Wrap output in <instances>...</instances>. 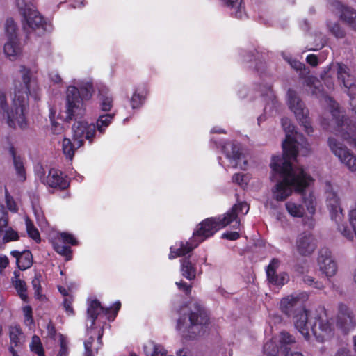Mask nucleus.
Here are the masks:
<instances>
[{"instance_id":"f257e3e1","label":"nucleus","mask_w":356,"mask_h":356,"mask_svg":"<svg viewBox=\"0 0 356 356\" xmlns=\"http://www.w3.org/2000/svg\"><path fill=\"white\" fill-rule=\"evenodd\" d=\"M282 125L286 131V139L282 143L283 154L282 156H273L270 168L273 172L272 178L279 177L275 186L272 188L273 198L277 201H284L290 195L293 191L302 193L312 181L302 168L292 166L291 161L296 159L298 152L303 156L311 152V147L307 140L298 133L294 136V126L288 118L282 120Z\"/></svg>"},{"instance_id":"f03ea898","label":"nucleus","mask_w":356,"mask_h":356,"mask_svg":"<svg viewBox=\"0 0 356 356\" xmlns=\"http://www.w3.org/2000/svg\"><path fill=\"white\" fill-rule=\"evenodd\" d=\"M22 81L15 82L14 95L11 108H8L5 92L0 89V108L6 113L8 125L15 129H24L27 127L26 116L29 111V95L35 100L40 99V88L32 78L30 70L22 65L19 70Z\"/></svg>"},{"instance_id":"7ed1b4c3","label":"nucleus","mask_w":356,"mask_h":356,"mask_svg":"<svg viewBox=\"0 0 356 356\" xmlns=\"http://www.w3.org/2000/svg\"><path fill=\"white\" fill-rule=\"evenodd\" d=\"M243 210H245L243 214H246L249 211V206L246 202L234 204L223 216L204 220L199 224L197 229L193 232V235L189 241L186 243L181 242L179 247L177 249L172 247L170 248L169 259H172L178 257L184 256L196 248L200 243L213 236L218 230L226 227L234 221H235L234 227L236 229L239 228L241 223L238 220V215L240 212H243Z\"/></svg>"},{"instance_id":"20e7f679","label":"nucleus","mask_w":356,"mask_h":356,"mask_svg":"<svg viewBox=\"0 0 356 356\" xmlns=\"http://www.w3.org/2000/svg\"><path fill=\"white\" fill-rule=\"evenodd\" d=\"M181 314L183 316L177 321V329L184 336L193 338L204 333L209 318L199 304L195 302L191 304L189 308H181Z\"/></svg>"},{"instance_id":"39448f33","label":"nucleus","mask_w":356,"mask_h":356,"mask_svg":"<svg viewBox=\"0 0 356 356\" xmlns=\"http://www.w3.org/2000/svg\"><path fill=\"white\" fill-rule=\"evenodd\" d=\"M80 90L73 86L67 90V110L66 120H71L73 118H81L85 114L83 99H89L94 92L92 83L90 81H82Z\"/></svg>"},{"instance_id":"423d86ee","label":"nucleus","mask_w":356,"mask_h":356,"mask_svg":"<svg viewBox=\"0 0 356 356\" xmlns=\"http://www.w3.org/2000/svg\"><path fill=\"white\" fill-rule=\"evenodd\" d=\"M16 5L23 16V28L28 33L41 35L47 31L46 24L40 13L31 3V0H16Z\"/></svg>"},{"instance_id":"0eeeda50","label":"nucleus","mask_w":356,"mask_h":356,"mask_svg":"<svg viewBox=\"0 0 356 356\" xmlns=\"http://www.w3.org/2000/svg\"><path fill=\"white\" fill-rule=\"evenodd\" d=\"M309 323L310 330L319 342H323L332 336L334 327L330 322L325 309H321L310 320Z\"/></svg>"},{"instance_id":"6e6552de","label":"nucleus","mask_w":356,"mask_h":356,"mask_svg":"<svg viewBox=\"0 0 356 356\" xmlns=\"http://www.w3.org/2000/svg\"><path fill=\"white\" fill-rule=\"evenodd\" d=\"M332 103V106H334V110H332V124L329 125L325 122H322L323 128L329 129L327 126L330 127V131L333 132L336 136L342 138L345 141H346L349 145L354 146L356 148V134L353 136L350 135V133L343 132L345 129L351 128L350 127V124H348V120L346 118H340L339 117V111L336 107L337 105L330 100Z\"/></svg>"},{"instance_id":"1a4fd4ad","label":"nucleus","mask_w":356,"mask_h":356,"mask_svg":"<svg viewBox=\"0 0 356 356\" xmlns=\"http://www.w3.org/2000/svg\"><path fill=\"white\" fill-rule=\"evenodd\" d=\"M287 102L289 108L293 112L296 119L303 126L307 134L312 133L313 129L308 117V110L305 107L303 102L297 95L296 91L291 89L288 90Z\"/></svg>"},{"instance_id":"9d476101","label":"nucleus","mask_w":356,"mask_h":356,"mask_svg":"<svg viewBox=\"0 0 356 356\" xmlns=\"http://www.w3.org/2000/svg\"><path fill=\"white\" fill-rule=\"evenodd\" d=\"M79 118H74L76 121L72 127V138L76 143V148H80L84 144V140L92 143L96 134V127L92 123L86 121L77 120Z\"/></svg>"},{"instance_id":"9b49d317","label":"nucleus","mask_w":356,"mask_h":356,"mask_svg":"<svg viewBox=\"0 0 356 356\" xmlns=\"http://www.w3.org/2000/svg\"><path fill=\"white\" fill-rule=\"evenodd\" d=\"M331 152L339 159L350 171H356V156L341 142L334 137H330L327 140Z\"/></svg>"},{"instance_id":"f8f14e48","label":"nucleus","mask_w":356,"mask_h":356,"mask_svg":"<svg viewBox=\"0 0 356 356\" xmlns=\"http://www.w3.org/2000/svg\"><path fill=\"white\" fill-rule=\"evenodd\" d=\"M307 299L308 294L305 292L288 296L281 300L280 309L286 316L291 317L305 307L303 304Z\"/></svg>"},{"instance_id":"ddd939ff","label":"nucleus","mask_w":356,"mask_h":356,"mask_svg":"<svg viewBox=\"0 0 356 356\" xmlns=\"http://www.w3.org/2000/svg\"><path fill=\"white\" fill-rule=\"evenodd\" d=\"M334 319L337 327L344 333L349 332L356 325V320L353 311L342 302L337 305V312Z\"/></svg>"},{"instance_id":"4468645a","label":"nucleus","mask_w":356,"mask_h":356,"mask_svg":"<svg viewBox=\"0 0 356 356\" xmlns=\"http://www.w3.org/2000/svg\"><path fill=\"white\" fill-rule=\"evenodd\" d=\"M325 198L331 219L339 224L343 218L342 209L340 207L339 198L330 183H326Z\"/></svg>"},{"instance_id":"2eb2a0df","label":"nucleus","mask_w":356,"mask_h":356,"mask_svg":"<svg viewBox=\"0 0 356 356\" xmlns=\"http://www.w3.org/2000/svg\"><path fill=\"white\" fill-rule=\"evenodd\" d=\"M330 6L332 10L338 11L340 13V18L343 22L356 31V10L350 7L344 6L337 0H331Z\"/></svg>"},{"instance_id":"dca6fc26","label":"nucleus","mask_w":356,"mask_h":356,"mask_svg":"<svg viewBox=\"0 0 356 356\" xmlns=\"http://www.w3.org/2000/svg\"><path fill=\"white\" fill-rule=\"evenodd\" d=\"M296 248L302 256L310 255L316 248L314 236L308 232L300 234L296 238Z\"/></svg>"},{"instance_id":"f3484780","label":"nucleus","mask_w":356,"mask_h":356,"mask_svg":"<svg viewBox=\"0 0 356 356\" xmlns=\"http://www.w3.org/2000/svg\"><path fill=\"white\" fill-rule=\"evenodd\" d=\"M318 263L321 271L327 277H332L336 274L337 270V264L329 250L324 248L320 250Z\"/></svg>"},{"instance_id":"a211bd4d","label":"nucleus","mask_w":356,"mask_h":356,"mask_svg":"<svg viewBox=\"0 0 356 356\" xmlns=\"http://www.w3.org/2000/svg\"><path fill=\"white\" fill-rule=\"evenodd\" d=\"M338 81L346 88L356 87V79L350 69L345 64L337 63L334 66Z\"/></svg>"},{"instance_id":"6ab92c4d","label":"nucleus","mask_w":356,"mask_h":356,"mask_svg":"<svg viewBox=\"0 0 356 356\" xmlns=\"http://www.w3.org/2000/svg\"><path fill=\"white\" fill-rule=\"evenodd\" d=\"M280 261L278 259L274 258L271 260L270 263L267 267L266 275L268 281L277 286H283L289 280V276L286 273H280L276 275V270L279 267Z\"/></svg>"},{"instance_id":"aec40b11","label":"nucleus","mask_w":356,"mask_h":356,"mask_svg":"<svg viewBox=\"0 0 356 356\" xmlns=\"http://www.w3.org/2000/svg\"><path fill=\"white\" fill-rule=\"evenodd\" d=\"M308 310H307L305 307H303L291 316L295 327L306 340H309L310 338V327L308 326Z\"/></svg>"},{"instance_id":"412c9836","label":"nucleus","mask_w":356,"mask_h":356,"mask_svg":"<svg viewBox=\"0 0 356 356\" xmlns=\"http://www.w3.org/2000/svg\"><path fill=\"white\" fill-rule=\"evenodd\" d=\"M222 148L227 157L234 162L235 167L245 169L247 161L244 159V156L240 152V147L238 145L227 143Z\"/></svg>"},{"instance_id":"4be33fe9","label":"nucleus","mask_w":356,"mask_h":356,"mask_svg":"<svg viewBox=\"0 0 356 356\" xmlns=\"http://www.w3.org/2000/svg\"><path fill=\"white\" fill-rule=\"evenodd\" d=\"M324 99H325V103L327 104V106L329 108V110H330L332 115V111L334 110V106H332V104L330 102V100H332V102H333L337 105L336 107L337 108V109L339 111V117L340 118H343L344 117L346 119H348V124H350V127L351 128V129L350 128L345 129L343 132H346L347 131L348 133H350L351 136H353V134H356V121L354 123H352L351 120L349 119V118L346 116L344 114H341L339 104L337 103L332 97H330L329 96H325L324 97ZM350 111H351V112L353 113V116L355 118V120H356V104H350Z\"/></svg>"},{"instance_id":"5701e85b","label":"nucleus","mask_w":356,"mask_h":356,"mask_svg":"<svg viewBox=\"0 0 356 356\" xmlns=\"http://www.w3.org/2000/svg\"><path fill=\"white\" fill-rule=\"evenodd\" d=\"M44 182L51 188L59 189H65L69 186L67 180L62 177L61 172L55 169L49 170Z\"/></svg>"},{"instance_id":"b1692460","label":"nucleus","mask_w":356,"mask_h":356,"mask_svg":"<svg viewBox=\"0 0 356 356\" xmlns=\"http://www.w3.org/2000/svg\"><path fill=\"white\" fill-rule=\"evenodd\" d=\"M5 54L12 60L17 59L22 52V47L18 38H8L4 45Z\"/></svg>"},{"instance_id":"393cba45","label":"nucleus","mask_w":356,"mask_h":356,"mask_svg":"<svg viewBox=\"0 0 356 356\" xmlns=\"http://www.w3.org/2000/svg\"><path fill=\"white\" fill-rule=\"evenodd\" d=\"M111 309L110 307H102L97 300H92L87 309L88 318L91 321L90 326L92 327L95 325L97 318L102 312L108 315Z\"/></svg>"},{"instance_id":"a878e982","label":"nucleus","mask_w":356,"mask_h":356,"mask_svg":"<svg viewBox=\"0 0 356 356\" xmlns=\"http://www.w3.org/2000/svg\"><path fill=\"white\" fill-rule=\"evenodd\" d=\"M9 153L13 158V165L16 171L17 178L20 181L26 179V171L24 166V162L19 155H17L15 148L11 147L9 149Z\"/></svg>"},{"instance_id":"bb28decb","label":"nucleus","mask_w":356,"mask_h":356,"mask_svg":"<svg viewBox=\"0 0 356 356\" xmlns=\"http://www.w3.org/2000/svg\"><path fill=\"white\" fill-rule=\"evenodd\" d=\"M102 332L99 333L97 340L95 342L92 336L90 337L84 342L85 351L83 356H95V354L98 353V350L102 347Z\"/></svg>"},{"instance_id":"cd10ccee","label":"nucleus","mask_w":356,"mask_h":356,"mask_svg":"<svg viewBox=\"0 0 356 356\" xmlns=\"http://www.w3.org/2000/svg\"><path fill=\"white\" fill-rule=\"evenodd\" d=\"M181 275L188 280H193L196 277L195 263H193L189 257H185L181 261Z\"/></svg>"},{"instance_id":"c85d7f7f","label":"nucleus","mask_w":356,"mask_h":356,"mask_svg":"<svg viewBox=\"0 0 356 356\" xmlns=\"http://www.w3.org/2000/svg\"><path fill=\"white\" fill-rule=\"evenodd\" d=\"M10 346L13 348L21 349L24 336L19 326L10 327L9 331Z\"/></svg>"},{"instance_id":"c756f323","label":"nucleus","mask_w":356,"mask_h":356,"mask_svg":"<svg viewBox=\"0 0 356 356\" xmlns=\"http://www.w3.org/2000/svg\"><path fill=\"white\" fill-rule=\"evenodd\" d=\"M304 86L306 87L305 90L308 93L314 95H318L321 92V82L314 76H308L305 78Z\"/></svg>"},{"instance_id":"7c9ffc66","label":"nucleus","mask_w":356,"mask_h":356,"mask_svg":"<svg viewBox=\"0 0 356 356\" xmlns=\"http://www.w3.org/2000/svg\"><path fill=\"white\" fill-rule=\"evenodd\" d=\"M285 208L289 214L294 218H302L305 213L304 206L292 200L285 203Z\"/></svg>"},{"instance_id":"2f4dec72","label":"nucleus","mask_w":356,"mask_h":356,"mask_svg":"<svg viewBox=\"0 0 356 356\" xmlns=\"http://www.w3.org/2000/svg\"><path fill=\"white\" fill-rule=\"evenodd\" d=\"M224 5L231 8L233 10L231 14L232 16L243 19L245 16V13L241 6V0H221Z\"/></svg>"},{"instance_id":"473e14b6","label":"nucleus","mask_w":356,"mask_h":356,"mask_svg":"<svg viewBox=\"0 0 356 356\" xmlns=\"http://www.w3.org/2000/svg\"><path fill=\"white\" fill-rule=\"evenodd\" d=\"M266 96L268 98L266 105L264 107L265 113H268L269 115H273V112H277L278 108V102L273 93L271 88L270 86H267L266 88Z\"/></svg>"},{"instance_id":"72a5a7b5","label":"nucleus","mask_w":356,"mask_h":356,"mask_svg":"<svg viewBox=\"0 0 356 356\" xmlns=\"http://www.w3.org/2000/svg\"><path fill=\"white\" fill-rule=\"evenodd\" d=\"M76 143H72L71 140L64 138L62 142V151L67 159L72 161L75 151L77 149Z\"/></svg>"},{"instance_id":"f704fd0d","label":"nucleus","mask_w":356,"mask_h":356,"mask_svg":"<svg viewBox=\"0 0 356 356\" xmlns=\"http://www.w3.org/2000/svg\"><path fill=\"white\" fill-rule=\"evenodd\" d=\"M115 114H106L100 115L97 120L96 130L100 134H104L106 127L109 126L113 120Z\"/></svg>"},{"instance_id":"c9c22d12","label":"nucleus","mask_w":356,"mask_h":356,"mask_svg":"<svg viewBox=\"0 0 356 356\" xmlns=\"http://www.w3.org/2000/svg\"><path fill=\"white\" fill-rule=\"evenodd\" d=\"M33 264L32 254L30 251H24L17 262L18 268L24 270L29 268Z\"/></svg>"},{"instance_id":"e433bc0d","label":"nucleus","mask_w":356,"mask_h":356,"mask_svg":"<svg viewBox=\"0 0 356 356\" xmlns=\"http://www.w3.org/2000/svg\"><path fill=\"white\" fill-rule=\"evenodd\" d=\"M302 202L306 208L307 213L313 216L316 212V200L312 193L302 197Z\"/></svg>"},{"instance_id":"4c0bfd02","label":"nucleus","mask_w":356,"mask_h":356,"mask_svg":"<svg viewBox=\"0 0 356 356\" xmlns=\"http://www.w3.org/2000/svg\"><path fill=\"white\" fill-rule=\"evenodd\" d=\"M29 346L31 350L37 354L38 356H45L42 344L38 336H33Z\"/></svg>"},{"instance_id":"58836bf2","label":"nucleus","mask_w":356,"mask_h":356,"mask_svg":"<svg viewBox=\"0 0 356 356\" xmlns=\"http://www.w3.org/2000/svg\"><path fill=\"white\" fill-rule=\"evenodd\" d=\"M327 26L329 31L337 38H343L345 37V31L340 26L339 23L327 22Z\"/></svg>"},{"instance_id":"ea45409f","label":"nucleus","mask_w":356,"mask_h":356,"mask_svg":"<svg viewBox=\"0 0 356 356\" xmlns=\"http://www.w3.org/2000/svg\"><path fill=\"white\" fill-rule=\"evenodd\" d=\"M17 31V25L13 19L11 18L8 19L5 23V32L7 35V39L10 38H18Z\"/></svg>"},{"instance_id":"a19ab883","label":"nucleus","mask_w":356,"mask_h":356,"mask_svg":"<svg viewBox=\"0 0 356 356\" xmlns=\"http://www.w3.org/2000/svg\"><path fill=\"white\" fill-rule=\"evenodd\" d=\"M26 227L29 236L35 242H40V236L38 230L35 227L29 218H26Z\"/></svg>"},{"instance_id":"79ce46f5","label":"nucleus","mask_w":356,"mask_h":356,"mask_svg":"<svg viewBox=\"0 0 356 356\" xmlns=\"http://www.w3.org/2000/svg\"><path fill=\"white\" fill-rule=\"evenodd\" d=\"M145 100V95L139 90H136L131 98V106L133 109L140 108Z\"/></svg>"},{"instance_id":"37998d69","label":"nucleus","mask_w":356,"mask_h":356,"mask_svg":"<svg viewBox=\"0 0 356 356\" xmlns=\"http://www.w3.org/2000/svg\"><path fill=\"white\" fill-rule=\"evenodd\" d=\"M13 284L22 300H26L27 298L26 283L16 277V280L13 281Z\"/></svg>"},{"instance_id":"c03bdc74","label":"nucleus","mask_w":356,"mask_h":356,"mask_svg":"<svg viewBox=\"0 0 356 356\" xmlns=\"http://www.w3.org/2000/svg\"><path fill=\"white\" fill-rule=\"evenodd\" d=\"M100 107L103 111H109L113 106V97L111 95H100Z\"/></svg>"},{"instance_id":"a18cd8bd","label":"nucleus","mask_w":356,"mask_h":356,"mask_svg":"<svg viewBox=\"0 0 356 356\" xmlns=\"http://www.w3.org/2000/svg\"><path fill=\"white\" fill-rule=\"evenodd\" d=\"M60 350L56 356H67L69 354L68 343L63 334H59Z\"/></svg>"},{"instance_id":"49530a36","label":"nucleus","mask_w":356,"mask_h":356,"mask_svg":"<svg viewBox=\"0 0 356 356\" xmlns=\"http://www.w3.org/2000/svg\"><path fill=\"white\" fill-rule=\"evenodd\" d=\"M302 280L305 284L314 289H323L324 288V285L321 282L315 281L314 278L312 276L305 275Z\"/></svg>"},{"instance_id":"de8ad7c7","label":"nucleus","mask_w":356,"mask_h":356,"mask_svg":"<svg viewBox=\"0 0 356 356\" xmlns=\"http://www.w3.org/2000/svg\"><path fill=\"white\" fill-rule=\"evenodd\" d=\"M264 352L268 356H277L278 349L273 341H269L264 344Z\"/></svg>"},{"instance_id":"09e8293b","label":"nucleus","mask_w":356,"mask_h":356,"mask_svg":"<svg viewBox=\"0 0 356 356\" xmlns=\"http://www.w3.org/2000/svg\"><path fill=\"white\" fill-rule=\"evenodd\" d=\"M280 342L282 345H289L296 342L295 337L287 332H281L280 337Z\"/></svg>"},{"instance_id":"8fccbe9b","label":"nucleus","mask_w":356,"mask_h":356,"mask_svg":"<svg viewBox=\"0 0 356 356\" xmlns=\"http://www.w3.org/2000/svg\"><path fill=\"white\" fill-rule=\"evenodd\" d=\"M232 181L233 182L243 187L247 185L248 179L246 175H244L243 173H236L233 175Z\"/></svg>"},{"instance_id":"3c124183","label":"nucleus","mask_w":356,"mask_h":356,"mask_svg":"<svg viewBox=\"0 0 356 356\" xmlns=\"http://www.w3.org/2000/svg\"><path fill=\"white\" fill-rule=\"evenodd\" d=\"M23 313L24 316V322L27 325H30L33 323V319L32 316V308L29 306H24L23 307Z\"/></svg>"},{"instance_id":"603ef678","label":"nucleus","mask_w":356,"mask_h":356,"mask_svg":"<svg viewBox=\"0 0 356 356\" xmlns=\"http://www.w3.org/2000/svg\"><path fill=\"white\" fill-rule=\"evenodd\" d=\"M54 248L55 250L61 255L67 256L71 253L70 247L58 243H54Z\"/></svg>"},{"instance_id":"864d4df0","label":"nucleus","mask_w":356,"mask_h":356,"mask_svg":"<svg viewBox=\"0 0 356 356\" xmlns=\"http://www.w3.org/2000/svg\"><path fill=\"white\" fill-rule=\"evenodd\" d=\"M19 238V235L17 232L12 229H8L6 231L3 241L9 242L11 241H17Z\"/></svg>"},{"instance_id":"5fc2aeb1","label":"nucleus","mask_w":356,"mask_h":356,"mask_svg":"<svg viewBox=\"0 0 356 356\" xmlns=\"http://www.w3.org/2000/svg\"><path fill=\"white\" fill-rule=\"evenodd\" d=\"M6 202L7 208L12 212H17V207L16 205L15 202L13 199V197L9 195L7 193H6Z\"/></svg>"},{"instance_id":"6e6d98bb","label":"nucleus","mask_w":356,"mask_h":356,"mask_svg":"<svg viewBox=\"0 0 356 356\" xmlns=\"http://www.w3.org/2000/svg\"><path fill=\"white\" fill-rule=\"evenodd\" d=\"M60 238L62 239V241L65 243H69V244H71L72 245H76V239L73 237L72 235L70 234H67V233H65V232H63V233H61L60 234Z\"/></svg>"},{"instance_id":"4d7b16f0","label":"nucleus","mask_w":356,"mask_h":356,"mask_svg":"<svg viewBox=\"0 0 356 356\" xmlns=\"http://www.w3.org/2000/svg\"><path fill=\"white\" fill-rule=\"evenodd\" d=\"M284 59L290 64V65L293 69H295L296 70H301L304 67V64H302V63H300L298 60L292 59L291 58L286 56V57H284Z\"/></svg>"},{"instance_id":"13d9d810","label":"nucleus","mask_w":356,"mask_h":356,"mask_svg":"<svg viewBox=\"0 0 356 356\" xmlns=\"http://www.w3.org/2000/svg\"><path fill=\"white\" fill-rule=\"evenodd\" d=\"M63 131V127L54 121L51 120V132L55 135L61 134Z\"/></svg>"},{"instance_id":"bf43d9fd","label":"nucleus","mask_w":356,"mask_h":356,"mask_svg":"<svg viewBox=\"0 0 356 356\" xmlns=\"http://www.w3.org/2000/svg\"><path fill=\"white\" fill-rule=\"evenodd\" d=\"M338 229L348 239L351 240V239L353 238V233L350 230H348L347 227L346 226H344L343 225H339L338 226Z\"/></svg>"},{"instance_id":"052dcab7","label":"nucleus","mask_w":356,"mask_h":356,"mask_svg":"<svg viewBox=\"0 0 356 356\" xmlns=\"http://www.w3.org/2000/svg\"><path fill=\"white\" fill-rule=\"evenodd\" d=\"M40 275H35V277L32 280V285L35 291V295L38 296L40 294Z\"/></svg>"},{"instance_id":"680f3d73","label":"nucleus","mask_w":356,"mask_h":356,"mask_svg":"<svg viewBox=\"0 0 356 356\" xmlns=\"http://www.w3.org/2000/svg\"><path fill=\"white\" fill-rule=\"evenodd\" d=\"M223 238H226L231 241H234L240 237V234L237 232H228L224 233L222 236Z\"/></svg>"},{"instance_id":"e2e57ef3","label":"nucleus","mask_w":356,"mask_h":356,"mask_svg":"<svg viewBox=\"0 0 356 356\" xmlns=\"http://www.w3.org/2000/svg\"><path fill=\"white\" fill-rule=\"evenodd\" d=\"M346 89H347L346 94L349 97V99H350L349 106L350 107L351 104H355L354 101L356 98V92H355L356 87L352 88H346Z\"/></svg>"},{"instance_id":"0e129e2a","label":"nucleus","mask_w":356,"mask_h":356,"mask_svg":"<svg viewBox=\"0 0 356 356\" xmlns=\"http://www.w3.org/2000/svg\"><path fill=\"white\" fill-rule=\"evenodd\" d=\"M176 285L178 286L179 289L183 290L186 294L190 293L191 286L190 285H188L186 282L183 281L177 282Z\"/></svg>"},{"instance_id":"69168bd1","label":"nucleus","mask_w":356,"mask_h":356,"mask_svg":"<svg viewBox=\"0 0 356 356\" xmlns=\"http://www.w3.org/2000/svg\"><path fill=\"white\" fill-rule=\"evenodd\" d=\"M63 306L67 313H68L69 314H72L74 313L71 299L65 298L63 301Z\"/></svg>"},{"instance_id":"338daca9","label":"nucleus","mask_w":356,"mask_h":356,"mask_svg":"<svg viewBox=\"0 0 356 356\" xmlns=\"http://www.w3.org/2000/svg\"><path fill=\"white\" fill-rule=\"evenodd\" d=\"M47 335L48 337L51 338H54L56 334V331L55 329L54 325L53 323L50 321L47 325Z\"/></svg>"},{"instance_id":"774afa93","label":"nucleus","mask_w":356,"mask_h":356,"mask_svg":"<svg viewBox=\"0 0 356 356\" xmlns=\"http://www.w3.org/2000/svg\"><path fill=\"white\" fill-rule=\"evenodd\" d=\"M307 62L312 66H316L318 65V58L314 54H309L307 56Z\"/></svg>"}]
</instances>
